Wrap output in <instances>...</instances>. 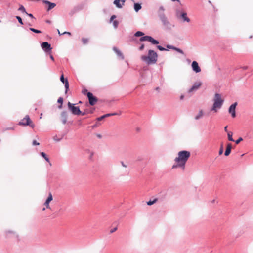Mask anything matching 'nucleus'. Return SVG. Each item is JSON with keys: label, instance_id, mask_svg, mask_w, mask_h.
I'll return each instance as SVG.
<instances>
[{"label": "nucleus", "instance_id": "7", "mask_svg": "<svg viewBox=\"0 0 253 253\" xmlns=\"http://www.w3.org/2000/svg\"><path fill=\"white\" fill-rule=\"evenodd\" d=\"M140 41L141 42L148 41L151 42L153 44H157L159 43V42L153 39L152 37L149 36H143L140 38Z\"/></svg>", "mask_w": 253, "mask_h": 253}, {"label": "nucleus", "instance_id": "8", "mask_svg": "<svg viewBox=\"0 0 253 253\" xmlns=\"http://www.w3.org/2000/svg\"><path fill=\"white\" fill-rule=\"evenodd\" d=\"M177 16L178 17L181 18L183 21L190 22V19L187 16V13L185 12H177Z\"/></svg>", "mask_w": 253, "mask_h": 253}, {"label": "nucleus", "instance_id": "24", "mask_svg": "<svg viewBox=\"0 0 253 253\" xmlns=\"http://www.w3.org/2000/svg\"><path fill=\"white\" fill-rule=\"evenodd\" d=\"M233 133L232 132H228V138L229 141H234V139L232 138Z\"/></svg>", "mask_w": 253, "mask_h": 253}, {"label": "nucleus", "instance_id": "40", "mask_svg": "<svg viewBox=\"0 0 253 253\" xmlns=\"http://www.w3.org/2000/svg\"><path fill=\"white\" fill-rule=\"evenodd\" d=\"M87 113H89V112L87 110H85L83 113L81 112V114H82V115H84Z\"/></svg>", "mask_w": 253, "mask_h": 253}, {"label": "nucleus", "instance_id": "11", "mask_svg": "<svg viewBox=\"0 0 253 253\" xmlns=\"http://www.w3.org/2000/svg\"><path fill=\"white\" fill-rule=\"evenodd\" d=\"M192 68L193 70L195 71L196 73H199L201 71V68L199 66L198 63L195 61H193V62L192 63Z\"/></svg>", "mask_w": 253, "mask_h": 253}, {"label": "nucleus", "instance_id": "22", "mask_svg": "<svg viewBox=\"0 0 253 253\" xmlns=\"http://www.w3.org/2000/svg\"><path fill=\"white\" fill-rule=\"evenodd\" d=\"M203 111L202 110H200L199 112L198 115L195 116V119L196 120L199 119L200 118H201L203 116Z\"/></svg>", "mask_w": 253, "mask_h": 253}, {"label": "nucleus", "instance_id": "6", "mask_svg": "<svg viewBox=\"0 0 253 253\" xmlns=\"http://www.w3.org/2000/svg\"><path fill=\"white\" fill-rule=\"evenodd\" d=\"M86 95L89 100V104L91 106L94 105L98 101L97 97L94 96L93 94L89 92H87Z\"/></svg>", "mask_w": 253, "mask_h": 253}, {"label": "nucleus", "instance_id": "32", "mask_svg": "<svg viewBox=\"0 0 253 253\" xmlns=\"http://www.w3.org/2000/svg\"><path fill=\"white\" fill-rule=\"evenodd\" d=\"M16 19H17L18 20V21H19V22L21 24L23 25V22H22V20L21 18L20 17H19V16H16Z\"/></svg>", "mask_w": 253, "mask_h": 253}, {"label": "nucleus", "instance_id": "2", "mask_svg": "<svg viewBox=\"0 0 253 253\" xmlns=\"http://www.w3.org/2000/svg\"><path fill=\"white\" fill-rule=\"evenodd\" d=\"M158 55L156 52L152 50L148 51V55H143L141 59L148 65L155 64L157 61Z\"/></svg>", "mask_w": 253, "mask_h": 253}, {"label": "nucleus", "instance_id": "48", "mask_svg": "<svg viewBox=\"0 0 253 253\" xmlns=\"http://www.w3.org/2000/svg\"><path fill=\"white\" fill-rule=\"evenodd\" d=\"M28 15L32 18H34L33 15L32 14H27Z\"/></svg>", "mask_w": 253, "mask_h": 253}, {"label": "nucleus", "instance_id": "50", "mask_svg": "<svg viewBox=\"0 0 253 253\" xmlns=\"http://www.w3.org/2000/svg\"><path fill=\"white\" fill-rule=\"evenodd\" d=\"M224 130L226 132L227 131V126L224 127Z\"/></svg>", "mask_w": 253, "mask_h": 253}, {"label": "nucleus", "instance_id": "36", "mask_svg": "<svg viewBox=\"0 0 253 253\" xmlns=\"http://www.w3.org/2000/svg\"><path fill=\"white\" fill-rule=\"evenodd\" d=\"M113 25L115 28H116L118 26V22L117 20H114L113 21Z\"/></svg>", "mask_w": 253, "mask_h": 253}, {"label": "nucleus", "instance_id": "15", "mask_svg": "<svg viewBox=\"0 0 253 253\" xmlns=\"http://www.w3.org/2000/svg\"><path fill=\"white\" fill-rule=\"evenodd\" d=\"M126 0H115L114 4L119 8L122 7L123 5H124Z\"/></svg>", "mask_w": 253, "mask_h": 253}, {"label": "nucleus", "instance_id": "52", "mask_svg": "<svg viewBox=\"0 0 253 253\" xmlns=\"http://www.w3.org/2000/svg\"><path fill=\"white\" fill-rule=\"evenodd\" d=\"M57 31H58V34H59V35H62V33H61V32H60V31H59V30H57Z\"/></svg>", "mask_w": 253, "mask_h": 253}, {"label": "nucleus", "instance_id": "33", "mask_svg": "<svg viewBox=\"0 0 253 253\" xmlns=\"http://www.w3.org/2000/svg\"><path fill=\"white\" fill-rule=\"evenodd\" d=\"M223 152V145H222L221 146L220 149L219 151V154L221 155V154H222Z\"/></svg>", "mask_w": 253, "mask_h": 253}, {"label": "nucleus", "instance_id": "14", "mask_svg": "<svg viewBox=\"0 0 253 253\" xmlns=\"http://www.w3.org/2000/svg\"><path fill=\"white\" fill-rule=\"evenodd\" d=\"M201 82H196L194 83L192 87L189 90V92H192L198 89L201 85Z\"/></svg>", "mask_w": 253, "mask_h": 253}, {"label": "nucleus", "instance_id": "19", "mask_svg": "<svg viewBox=\"0 0 253 253\" xmlns=\"http://www.w3.org/2000/svg\"><path fill=\"white\" fill-rule=\"evenodd\" d=\"M141 4L139 3H135L134 5V8L136 12H138L139 10L141 9Z\"/></svg>", "mask_w": 253, "mask_h": 253}, {"label": "nucleus", "instance_id": "31", "mask_svg": "<svg viewBox=\"0 0 253 253\" xmlns=\"http://www.w3.org/2000/svg\"><path fill=\"white\" fill-rule=\"evenodd\" d=\"M172 49L177 51V52H178L180 53L183 54V52L180 49L177 48L176 47H172Z\"/></svg>", "mask_w": 253, "mask_h": 253}, {"label": "nucleus", "instance_id": "12", "mask_svg": "<svg viewBox=\"0 0 253 253\" xmlns=\"http://www.w3.org/2000/svg\"><path fill=\"white\" fill-rule=\"evenodd\" d=\"M41 46L42 48L44 49L46 52L51 51V50L52 49L50 44L48 43V42H43Z\"/></svg>", "mask_w": 253, "mask_h": 253}, {"label": "nucleus", "instance_id": "21", "mask_svg": "<svg viewBox=\"0 0 253 253\" xmlns=\"http://www.w3.org/2000/svg\"><path fill=\"white\" fill-rule=\"evenodd\" d=\"M40 154H41V156H42L47 162L49 163V164L51 166V164L50 163L49 159L48 158V157L46 156V154L43 152H41Z\"/></svg>", "mask_w": 253, "mask_h": 253}, {"label": "nucleus", "instance_id": "20", "mask_svg": "<svg viewBox=\"0 0 253 253\" xmlns=\"http://www.w3.org/2000/svg\"><path fill=\"white\" fill-rule=\"evenodd\" d=\"M161 19L164 25H167L168 24L169 22L167 18L164 15L161 17Z\"/></svg>", "mask_w": 253, "mask_h": 253}, {"label": "nucleus", "instance_id": "5", "mask_svg": "<svg viewBox=\"0 0 253 253\" xmlns=\"http://www.w3.org/2000/svg\"><path fill=\"white\" fill-rule=\"evenodd\" d=\"M68 107L69 109L71 111L72 114L74 115H79L81 114V111L79 107L74 106V104L70 103H68Z\"/></svg>", "mask_w": 253, "mask_h": 253}, {"label": "nucleus", "instance_id": "39", "mask_svg": "<svg viewBox=\"0 0 253 253\" xmlns=\"http://www.w3.org/2000/svg\"><path fill=\"white\" fill-rule=\"evenodd\" d=\"M13 233V232L12 231H10V230L6 231H5V235L7 236L8 234H12Z\"/></svg>", "mask_w": 253, "mask_h": 253}, {"label": "nucleus", "instance_id": "37", "mask_svg": "<svg viewBox=\"0 0 253 253\" xmlns=\"http://www.w3.org/2000/svg\"><path fill=\"white\" fill-rule=\"evenodd\" d=\"M104 118H105V117H104V115H103V116H101V117H100L97 118V120L98 121H100L102 120H103V119H104Z\"/></svg>", "mask_w": 253, "mask_h": 253}, {"label": "nucleus", "instance_id": "57", "mask_svg": "<svg viewBox=\"0 0 253 253\" xmlns=\"http://www.w3.org/2000/svg\"><path fill=\"white\" fill-rule=\"evenodd\" d=\"M1 22V20H0V23Z\"/></svg>", "mask_w": 253, "mask_h": 253}, {"label": "nucleus", "instance_id": "56", "mask_svg": "<svg viewBox=\"0 0 253 253\" xmlns=\"http://www.w3.org/2000/svg\"><path fill=\"white\" fill-rule=\"evenodd\" d=\"M85 92H87V90H85L84 92V93L85 94Z\"/></svg>", "mask_w": 253, "mask_h": 253}, {"label": "nucleus", "instance_id": "43", "mask_svg": "<svg viewBox=\"0 0 253 253\" xmlns=\"http://www.w3.org/2000/svg\"><path fill=\"white\" fill-rule=\"evenodd\" d=\"M144 44H142V45L140 47L139 49H140V50H142L144 49Z\"/></svg>", "mask_w": 253, "mask_h": 253}, {"label": "nucleus", "instance_id": "13", "mask_svg": "<svg viewBox=\"0 0 253 253\" xmlns=\"http://www.w3.org/2000/svg\"><path fill=\"white\" fill-rule=\"evenodd\" d=\"M60 81L63 83L65 84V86L66 88L65 93H66L69 89V85L68 80H65L63 74H62L60 77Z\"/></svg>", "mask_w": 253, "mask_h": 253}, {"label": "nucleus", "instance_id": "9", "mask_svg": "<svg viewBox=\"0 0 253 253\" xmlns=\"http://www.w3.org/2000/svg\"><path fill=\"white\" fill-rule=\"evenodd\" d=\"M237 105V102H235L232 104L229 108V113L231 114V116L233 118H235L236 117L235 109Z\"/></svg>", "mask_w": 253, "mask_h": 253}, {"label": "nucleus", "instance_id": "16", "mask_svg": "<svg viewBox=\"0 0 253 253\" xmlns=\"http://www.w3.org/2000/svg\"><path fill=\"white\" fill-rule=\"evenodd\" d=\"M43 2L44 3L47 4L48 5V9H47L48 11H49L50 10L52 9V8H53L56 6V4L55 3H51V2H50L48 1H47V0H44Z\"/></svg>", "mask_w": 253, "mask_h": 253}, {"label": "nucleus", "instance_id": "1", "mask_svg": "<svg viewBox=\"0 0 253 253\" xmlns=\"http://www.w3.org/2000/svg\"><path fill=\"white\" fill-rule=\"evenodd\" d=\"M190 156V153L187 151H181L178 153V157L175 158V161L177 163L176 165H174L172 169H175L178 167L182 168L184 169L185 165Z\"/></svg>", "mask_w": 253, "mask_h": 253}, {"label": "nucleus", "instance_id": "44", "mask_svg": "<svg viewBox=\"0 0 253 253\" xmlns=\"http://www.w3.org/2000/svg\"><path fill=\"white\" fill-rule=\"evenodd\" d=\"M115 18H116V16L115 15H112L111 16V19H110L111 21H112Z\"/></svg>", "mask_w": 253, "mask_h": 253}, {"label": "nucleus", "instance_id": "4", "mask_svg": "<svg viewBox=\"0 0 253 253\" xmlns=\"http://www.w3.org/2000/svg\"><path fill=\"white\" fill-rule=\"evenodd\" d=\"M18 125L20 126H30L32 128H34L35 125L30 118V117L29 115H26L25 117L22 119L18 123Z\"/></svg>", "mask_w": 253, "mask_h": 253}, {"label": "nucleus", "instance_id": "3", "mask_svg": "<svg viewBox=\"0 0 253 253\" xmlns=\"http://www.w3.org/2000/svg\"><path fill=\"white\" fill-rule=\"evenodd\" d=\"M223 102L224 99L222 98L221 95L219 93H215L213 98V104L211 110L217 112V109L221 107Z\"/></svg>", "mask_w": 253, "mask_h": 253}, {"label": "nucleus", "instance_id": "34", "mask_svg": "<svg viewBox=\"0 0 253 253\" xmlns=\"http://www.w3.org/2000/svg\"><path fill=\"white\" fill-rule=\"evenodd\" d=\"M157 48L160 50V51H164L166 50V49L164 47H162L161 46L158 45L157 46Z\"/></svg>", "mask_w": 253, "mask_h": 253}, {"label": "nucleus", "instance_id": "23", "mask_svg": "<svg viewBox=\"0 0 253 253\" xmlns=\"http://www.w3.org/2000/svg\"><path fill=\"white\" fill-rule=\"evenodd\" d=\"M157 201H158V199L157 198H155V199H154L152 201L150 200V201H148L147 202V204L148 205H152L155 204Z\"/></svg>", "mask_w": 253, "mask_h": 253}, {"label": "nucleus", "instance_id": "26", "mask_svg": "<svg viewBox=\"0 0 253 253\" xmlns=\"http://www.w3.org/2000/svg\"><path fill=\"white\" fill-rule=\"evenodd\" d=\"M144 35V33L140 32V31H137L135 34V36L136 37L142 36H143Z\"/></svg>", "mask_w": 253, "mask_h": 253}, {"label": "nucleus", "instance_id": "38", "mask_svg": "<svg viewBox=\"0 0 253 253\" xmlns=\"http://www.w3.org/2000/svg\"><path fill=\"white\" fill-rule=\"evenodd\" d=\"M39 143L37 142L36 140H34L33 141V145H39Z\"/></svg>", "mask_w": 253, "mask_h": 253}, {"label": "nucleus", "instance_id": "53", "mask_svg": "<svg viewBox=\"0 0 253 253\" xmlns=\"http://www.w3.org/2000/svg\"><path fill=\"white\" fill-rule=\"evenodd\" d=\"M184 98V96L183 95H182L181 96H180V99L182 100Z\"/></svg>", "mask_w": 253, "mask_h": 253}, {"label": "nucleus", "instance_id": "41", "mask_svg": "<svg viewBox=\"0 0 253 253\" xmlns=\"http://www.w3.org/2000/svg\"><path fill=\"white\" fill-rule=\"evenodd\" d=\"M117 230V227H115V228H114L113 229H111L110 230V233H112L116 231Z\"/></svg>", "mask_w": 253, "mask_h": 253}, {"label": "nucleus", "instance_id": "25", "mask_svg": "<svg viewBox=\"0 0 253 253\" xmlns=\"http://www.w3.org/2000/svg\"><path fill=\"white\" fill-rule=\"evenodd\" d=\"M63 99L62 97H59L58 99V102L60 103V105L59 106V108L60 109L62 108V103H63Z\"/></svg>", "mask_w": 253, "mask_h": 253}, {"label": "nucleus", "instance_id": "18", "mask_svg": "<svg viewBox=\"0 0 253 253\" xmlns=\"http://www.w3.org/2000/svg\"><path fill=\"white\" fill-rule=\"evenodd\" d=\"M113 50L116 53L118 56L120 57L122 59H124V56L121 51L116 47L113 48Z\"/></svg>", "mask_w": 253, "mask_h": 253}, {"label": "nucleus", "instance_id": "29", "mask_svg": "<svg viewBox=\"0 0 253 253\" xmlns=\"http://www.w3.org/2000/svg\"><path fill=\"white\" fill-rule=\"evenodd\" d=\"M82 41L83 43L85 44L88 42V39L87 38H82Z\"/></svg>", "mask_w": 253, "mask_h": 253}, {"label": "nucleus", "instance_id": "42", "mask_svg": "<svg viewBox=\"0 0 253 253\" xmlns=\"http://www.w3.org/2000/svg\"><path fill=\"white\" fill-rule=\"evenodd\" d=\"M115 115V114H106L105 115H104L105 118Z\"/></svg>", "mask_w": 253, "mask_h": 253}, {"label": "nucleus", "instance_id": "46", "mask_svg": "<svg viewBox=\"0 0 253 253\" xmlns=\"http://www.w3.org/2000/svg\"><path fill=\"white\" fill-rule=\"evenodd\" d=\"M50 59H51L52 61H54V57H53V56L52 55H50Z\"/></svg>", "mask_w": 253, "mask_h": 253}, {"label": "nucleus", "instance_id": "27", "mask_svg": "<svg viewBox=\"0 0 253 253\" xmlns=\"http://www.w3.org/2000/svg\"><path fill=\"white\" fill-rule=\"evenodd\" d=\"M62 115L63 117V123L65 124L66 123V114L65 112H63L62 113Z\"/></svg>", "mask_w": 253, "mask_h": 253}, {"label": "nucleus", "instance_id": "17", "mask_svg": "<svg viewBox=\"0 0 253 253\" xmlns=\"http://www.w3.org/2000/svg\"><path fill=\"white\" fill-rule=\"evenodd\" d=\"M231 149H232V144L231 143H228L227 145L226 151L224 153V155L226 156H228L230 154Z\"/></svg>", "mask_w": 253, "mask_h": 253}, {"label": "nucleus", "instance_id": "55", "mask_svg": "<svg viewBox=\"0 0 253 253\" xmlns=\"http://www.w3.org/2000/svg\"><path fill=\"white\" fill-rule=\"evenodd\" d=\"M45 210V208H43L42 209V211H44Z\"/></svg>", "mask_w": 253, "mask_h": 253}, {"label": "nucleus", "instance_id": "35", "mask_svg": "<svg viewBox=\"0 0 253 253\" xmlns=\"http://www.w3.org/2000/svg\"><path fill=\"white\" fill-rule=\"evenodd\" d=\"M243 140V139L242 137H240L238 140H237L235 142L237 144H239L240 142H241Z\"/></svg>", "mask_w": 253, "mask_h": 253}, {"label": "nucleus", "instance_id": "45", "mask_svg": "<svg viewBox=\"0 0 253 253\" xmlns=\"http://www.w3.org/2000/svg\"><path fill=\"white\" fill-rule=\"evenodd\" d=\"M68 34V35H71V33H70V32H64L62 33V34Z\"/></svg>", "mask_w": 253, "mask_h": 253}, {"label": "nucleus", "instance_id": "10", "mask_svg": "<svg viewBox=\"0 0 253 253\" xmlns=\"http://www.w3.org/2000/svg\"><path fill=\"white\" fill-rule=\"evenodd\" d=\"M53 200V196L51 192H50L48 194V196L45 202L44 203V205L45 206L47 209H50V207L49 206L50 202Z\"/></svg>", "mask_w": 253, "mask_h": 253}, {"label": "nucleus", "instance_id": "47", "mask_svg": "<svg viewBox=\"0 0 253 253\" xmlns=\"http://www.w3.org/2000/svg\"><path fill=\"white\" fill-rule=\"evenodd\" d=\"M121 163H122V166H123L124 167H125V168L126 167V166L125 164H124V163L123 162H122Z\"/></svg>", "mask_w": 253, "mask_h": 253}, {"label": "nucleus", "instance_id": "51", "mask_svg": "<svg viewBox=\"0 0 253 253\" xmlns=\"http://www.w3.org/2000/svg\"><path fill=\"white\" fill-rule=\"evenodd\" d=\"M93 111H94V109H92L91 110H90V111H88V112L90 113H93Z\"/></svg>", "mask_w": 253, "mask_h": 253}, {"label": "nucleus", "instance_id": "30", "mask_svg": "<svg viewBox=\"0 0 253 253\" xmlns=\"http://www.w3.org/2000/svg\"><path fill=\"white\" fill-rule=\"evenodd\" d=\"M19 11H21L23 12H25L26 13V14L27 12H26V10H25V8L23 6H21L19 8V9H18Z\"/></svg>", "mask_w": 253, "mask_h": 253}, {"label": "nucleus", "instance_id": "49", "mask_svg": "<svg viewBox=\"0 0 253 253\" xmlns=\"http://www.w3.org/2000/svg\"><path fill=\"white\" fill-rule=\"evenodd\" d=\"M167 47L169 48L172 49V47H173L172 46H170V45H168Z\"/></svg>", "mask_w": 253, "mask_h": 253}, {"label": "nucleus", "instance_id": "54", "mask_svg": "<svg viewBox=\"0 0 253 253\" xmlns=\"http://www.w3.org/2000/svg\"><path fill=\"white\" fill-rule=\"evenodd\" d=\"M171 0L173 1H179V0Z\"/></svg>", "mask_w": 253, "mask_h": 253}, {"label": "nucleus", "instance_id": "28", "mask_svg": "<svg viewBox=\"0 0 253 253\" xmlns=\"http://www.w3.org/2000/svg\"><path fill=\"white\" fill-rule=\"evenodd\" d=\"M30 30L31 31H32V32H35V33H42V32H41V31L38 30H37V29H35L33 28H30Z\"/></svg>", "mask_w": 253, "mask_h": 253}]
</instances>
